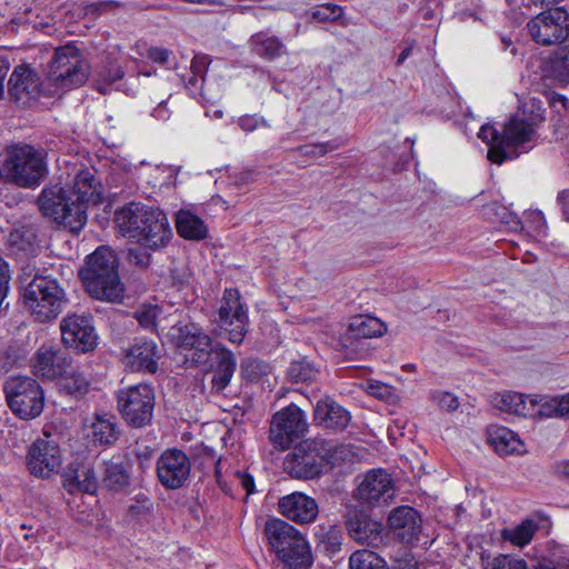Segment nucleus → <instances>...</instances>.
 I'll use <instances>...</instances> for the list:
<instances>
[{"label": "nucleus", "mask_w": 569, "mask_h": 569, "mask_svg": "<svg viewBox=\"0 0 569 569\" xmlns=\"http://www.w3.org/2000/svg\"><path fill=\"white\" fill-rule=\"evenodd\" d=\"M156 471L158 480L166 489L176 490L187 483L191 462L183 451L167 449L158 458Z\"/></svg>", "instance_id": "6ab92c4d"}, {"label": "nucleus", "mask_w": 569, "mask_h": 569, "mask_svg": "<svg viewBox=\"0 0 569 569\" xmlns=\"http://www.w3.org/2000/svg\"><path fill=\"white\" fill-rule=\"evenodd\" d=\"M62 465V452L59 443L47 432L42 438L37 439L28 452V466L34 476L49 478L60 471Z\"/></svg>", "instance_id": "a211bd4d"}, {"label": "nucleus", "mask_w": 569, "mask_h": 569, "mask_svg": "<svg viewBox=\"0 0 569 569\" xmlns=\"http://www.w3.org/2000/svg\"><path fill=\"white\" fill-rule=\"evenodd\" d=\"M67 481L80 491L91 495L94 493L98 488V480L90 465L72 463L67 472Z\"/></svg>", "instance_id": "c9c22d12"}, {"label": "nucleus", "mask_w": 569, "mask_h": 569, "mask_svg": "<svg viewBox=\"0 0 569 569\" xmlns=\"http://www.w3.org/2000/svg\"><path fill=\"white\" fill-rule=\"evenodd\" d=\"M210 63L211 59L209 56L196 54L191 61V71L194 74V77L203 78Z\"/></svg>", "instance_id": "6e6d98bb"}, {"label": "nucleus", "mask_w": 569, "mask_h": 569, "mask_svg": "<svg viewBox=\"0 0 569 569\" xmlns=\"http://www.w3.org/2000/svg\"><path fill=\"white\" fill-rule=\"evenodd\" d=\"M350 413L330 398L321 399L315 407V420L335 431L346 429L350 422Z\"/></svg>", "instance_id": "c85d7f7f"}, {"label": "nucleus", "mask_w": 569, "mask_h": 569, "mask_svg": "<svg viewBox=\"0 0 569 569\" xmlns=\"http://www.w3.org/2000/svg\"><path fill=\"white\" fill-rule=\"evenodd\" d=\"M558 201L561 204L563 216L569 221V190H565L559 193Z\"/></svg>", "instance_id": "338daca9"}, {"label": "nucleus", "mask_w": 569, "mask_h": 569, "mask_svg": "<svg viewBox=\"0 0 569 569\" xmlns=\"http://www.w3.org/2000/svg\"><path fill=\"white\" fill-rule=\"evenodd\" d=\"M128 259L130 263L146 268L150 263L151 256L140 248H132L128 251Z\"/></svg>", "instance_id": "4d7b16f0"}, {"label": "nucleus", "mask_w": 569, "mask_h": 569, "mask_svg": "<svg viewBox=\"0 0 569 569\" xmlns=\"http://www.w3.org/2000/svg\"><path fill=\"white\" fill-rule=\"evenodd\" d=\"M270 550L286 569H310L313 555L306 536L287 521L272 518L263 528Z\"/></svg>", "instance_id": "f03ea898"}, {"label": "nucleus", "mask_w": 569, "mask_h": 569, "mask_svg": "<svg viewBox=\"0 0 569 569\" xmlns=\"http://www.w3.org/2000/svg\"><path fill=\"white\" fill-rule=\"evenodd\" d=\"M349 569H389L386 560L378 553L361 549L349 557Z\"/></svg>", "instance_id": "ea45409f"}, {"label": "nucleus", "mask_w": 569, "mask_h": 569, "mask_svg": "<svg viewBox=\"0 0 569 569\" xmlns=\"http://www.w3.org/2000/svg\"><path fill=\"white\" fill-rule=\"evenodd\" d=\"M124 76L123 69L116 62H109L101 71L97 74V89L101 93L108 91V86L122 79Z\"/></svg>", "instance_id": "a18cd8bd"}, {"label": "nucleus", "mask_w": 569, "mask_h": 569, "mask_svg": "<svg viewBox=\"0 0 569 569\" xmlns=\"http://www.w3.org/2000/svg\"><path fill=\"white\" fill-rule=\"evenodd\" d=\"M537 530L538 525L533 520L527 519L515 528L503 529L502 538L515 546L523 547L531 541Z\"/></svg>", "instance_id": "58836bf2"}, {"label": "nucleus", "mask_w": 569, "mask_h": 569, "mask_svg": "<svg viewBox=\"0 0 569 569\" xmlns=\"http://www.w3.org/2000/svg\"><path fill=\"white\" fill-rule=\"evenodd\" d=\"M346 528L349 537L358 543L377 547L382 542V523L366 515L349 516Z\"/></svg>", "instance_id": "a878e982"}, {"label": "nucleus", "mask_w": 569, "mask_h": 569, "mask_svg": "<svg viewBox=\"0 0 569 569\" xmlns=\"http://www.w3.org/2000/svg\"><path fill=\"white\" fill-rule=\"evenodd\" d=\"M169 336L179 348L192 351L191 359L197 365L206 363L213 353L212 339L194 322L172 326Z\"/></svg>", "instance_id": "f3484780"}, {"label": "nucleus", "mask_w": 569, "mask_h": 569, "mask_svg": "<svg viewBox=\"0 0 569 569\" xmlns=\"http://www.w3.org/2000/svg\"><path fill=\"white\" fill-rule=\"evenodd\" d=\"M532 221L536 223V232L539 237L546 236V220L541 212H535L531 214Z\"/></svg>", "instance_id": "0e129e2a"}, {"label": "nucleus", "mask_w": 569, "mask_h": 569, "mask_svg": "<svg viewBox=\"0 0 569 569\" xmlns=\"http://www.w3.org/2000/svg\"><path fill=\"white\" fill-rule=\"evenodd\" d=\"M8 92L17 103L27 106L41 93L50 94L43 89L39 76L28 66H17L8 81Z\"/></svg>", "instance_id": "412c9836"}, {"label": "nucleus", "mask_w": 569, "mask_h": 569, "mask_svg": "<svg viewBox=\"0 0 569 569\" xmlns=\"http://www.w3.org/2000/svg\"><path fill=\"white\" fill-rule=\"evenodd\" d=\"M278 507L283 517L300 525L313 522L319 513L317 501L298 491L282 497Z\"/></svg>", "instance_id": "5701e85b"}, {"label": "nucleus", "mask_w": 569, "mask_h": 569, "mask_svg": "<svg viewBox=\"0 0 569 569\" xmlns=\"http://www.w3.org/2000/svg\"><path fill=\"white\" fill-rule=\"evenodd\" d=\"M338 148H339V143L326 142V143H319V144L301 146L297 149V151L302 156L318 157V156H325L329 151L336 150Z\"/></svg>", "instance_id": "3c124183"}, {"label": "nucleus", "mask_w": 569, "mask_h": 569, "mask_svg": "<svg viewBox=\"0 0 569 569\" xmlns=\"http://www.w3.org/2000/svg\"><path fill=\"white\" fill-rule=\"evenodd\" d=\"M23 301L36 322L48 323L59 317L69 299L57 279L37 273L24 287Z\"/></svg>", "instance_id": "39448f33"}, {"label": "nucleus", "mask_w": 569, "mask_h": 569, "mask_svg": "<svg viewBox=\"0 0 569 569\" xmlns=\"http://www.w3.org/2000/svg\"><path fill=\"white\" fill-rule=\"evenodd\" d=\"M558 418L569 419V395L558 397Z\"/></svg>", "instance_id": "e2e57ef3"}, {"label": "nucleus", "mask_w": 569, "mask_h": 569, "mask_svg": "<svg viewBox=\"0 0 569 569\" xmlns=\"http://www.w3.org/2000/svg\"><path fill=\"white\" fill-rule=\"evenodd\" d=\"M48 173L44 156L30 144H16L0 154V178L20 188L34 189Z\"/></svg>", "instance_id": "20e7f679"}, {"label": "nucleus", "mask_w": 569, "mask_h": 569, "mask_svg": "<svg viewBox=\"0 0 569 569\" xmlns=\"http://www.w3.org/2000/svg\"><path fill=\"white\" fill-rule=\"evenodd\" d=\"M342 14V9L336 4H323L318 7L312 16L319 21H335Z\"/></svg>", "instance_id": "603ef678"}, {"label": "nucleus", "mask_w": 569, "mask_h": 569, "mask_svg": "<svg viewBox=\"0 0 569 569\" xmlns=\"http://www.w3.org/2000/svg\"><path fill=\"white\" fill-rule=\"evenodd\" d=\"M533 398H537V405L540 403L539 415L543 417H558V398H551V399H545L539 398L538 396H535Z\"/></svg>", "instance_id": "5fc2aeb1"}, {"label": "nucleus", "mask_w": 569, "mask_h": 569, "mask_svg": "<svg viewBox=\"0 0 569 569\" xmlns=\"http://www.w3.org/2000/svg\"><path fill=\"white\" fill-rule=\"evenodd\" d=\"M249 47L254 54L269 61L279 58L286 50L283 42L278 37L263 31L250 37Z\"/></svg>", "instance_id": "72a5a7b5"}, {"label": "nucleus", "mask_w": 569, "mask_h": 569, "mask_svg": "<svg viewBox=\"0 0 569 569\" xmlns=\"http://www.w3.org/2000/svg\"><path fill=\"white\" fill-rule=\"evenodd\" d=\"M396 496L391 475L385 469H371L366 472L355 491V499L363 508L388 506Z\"/></svg>", "instance_id": "ddd939ff"}, {"label": "nucleus", "mask_w": 569, "mask_h": 569, "mask_svg": "<svg viewBox=\"0 0 569 569\" xmlns=\"http://www.w3.org/2000/svg\"><path fill=\"white\" fill-rule=\"evenodd\" d=\"M118 410L123 419L134 428L148 425L152 419L154 392L147 383H139L118 390Z\"/></svg>", "instance_id": "9d476101"}, {"label": "nucleus", "mask_w": 569, "mask_h": 569, "mask_svg": "<svg viewBox=\"0 0 569 569\" xmlns=\"http://www.w3.org/2000/svg\"><path fill=\"white\" fill-rule=\"evenodd\" d=\"M89 428L90 437L94 445L111 446L120 436L117 417L112 413H96Z\"/></svg>", "instance_id": "c756f323"}, {"label": "nucleus", "mask_w": 569, "mask_h": 569, "mask_svg": "<svg viewBox=\"0 0 569 569\" xmlns=\"http://www.w3.org/2000/svg\"><path fill=\"white\" fill-rule=\"evenodd\" d=\"M552 469L560 477H569V460L557 461Z\"/></svg>", "instance_id": "774afa93"}, {"label": "nucleus", "mask_w": 569, "mask_h": 569, "mask_svg": "<svg viewBox=\"0 0 569 569\" xmlns=\"http://www.w3.org/2000/svg\"><path fill=\"white\" fill-rule=\"evenodd\" d=\"M210 369L212 371L211 391L220 393L230 383L237 368L236 356L226 347L214 346L210 355Z\"/></svg>", "instance_id": "393cba45"}, {"label": "nucleus", "mask_w": 569, "mask_h": 569, "mask_svg": "<svg viewBox=\"0 0 569 569\" xmlns=\"http://www.w3.org/2000/svg\"><path fill=\"white\" fill-rule=\"evenodd\" d=\"M527 30L539 46L561 44L569 38V12L562 8L540 12L528 21Z\"/></svg>", "instance_id": "9b49d317"}, {"label": "nucleus", "mask_w": 569, "mask_h": 569, "mask_svg": "<svg viewBox=\"0 0 569 569\" xmlns=\"http://www.w3.org/2000/svg\"><path fill=\"white\" fill-rule=\"evenodd\" d=\"M421 522L420 515L409 506L395 508L388 517L390 529L406 542H412L419 539Z\"/></svg>", "instance_id": "cd10ccee"}, {"label": "nucleus", "mask_w": 569, "mask_h": 569, "mask_svg": "<svg viewBox=\"0 0 569 569\" xmlns=\"http://www.w3.org/2000/svg\"><path fill=\"white\" fill-rule=\"evenodd\" d=\"M308 429L303 411L290 405L276 412L269 430V440L279 450H284L301 438Z\"/></svg>", "instance_id": "4468645a"}, {"label": "nucleus", "mask_w": 569, "mask_h": 569, "mask_svg": "<svg viewBox=\"0 0 569 569\" xmlns=\"http://www.w3.org/2000/svg\"><path fill=\"white\" fill-rule=\"evenodd\" d=\"M36 234L29 229H14L9 236L7 243L9 248L14 252L31 253L34 247Z\"/></svg>", "instance_id": "79ce46f5"}, {"label": "nucleus", "mask_w": 569, "mask_h": 569, "mask_svg": "<svg viewBox=\"0 0 569 569\" xmlns=\"http://www.w3.org/2000/svg\"><path fill=\"white\" fill-rule=\"evenodd\" d=\"M323 457V466L329 465L330 467L341 466L347 462H352L355 452L350 445H335L323 439V450H321Z\"/></svg>", "instance_id": "4c0bfd02"}, {"label": "nucleus", "mask_w": 569, "mask_h": 569, "mask_svg": "<svg viewBox=\"0 0 569 569\" xmlns=\"http://www.w3.org/2000/svg\"><path fill=\"white\" fill-rule=\"evenodd\" d=\"M4 392L9 408L21 419H33L43 410V390L33 378L11 377L4 383Z\"/></svg>", "instance_id": "1a4fd4ad"}, {"label": "nucleus", "mask_w": 569, "mask_h": 569, "mask_svg": "<svg viewBox=\"0 0 569 569\" xmlns=\"http://www.w3.org/2000/svg\"><path fill=\"white\" fill-rule=\"evenodd\" d=\"M550 71L560 81H569V44L559 48L550 58Z\"/></svg>", "instance_id": "c03bdc74"}, {"label": "nucleus", "mask_w": 569, "mask_h": 569, "mask_svg": "<svg viewBox=\"0 0 569 569\" xmlns=\"http://www.w3.org/2000/svg\"><path fill=\"white\" fill-rule=\"evenodd\" d=\"M136 319L144 329L156 331L158 333L166 330L167 316L163 315L162 308L159 306H142L136 311Z\"/></svg>", "instance_id": "e433bc0d"}, {"label": "nucleus", "mask_w": 569, "mask_h": 569, "mask_svg": "<svg viewBox=\"0 0 569 569\" xmlns=\"http://www.w3.org/2000/svg\"><path fill=\"white\" fill-rule=\"evenodd\" d=\"M91 386V378L79 366L72 363L67 372L60 377V388L68 395L76 398L86 396Z\"/></svg>", "instance_id": "f704fd0d"}, {"label": "nucleus", "mask_w": 569, "mask_h": 569, "mask_svg": "<svg viewBox=\"0 0 569 569\" xmlns=\"http://www.w3.org/2000/svg\"><path fill=\"white\" fill-rule=\"evenodd\" d=\"M239 127L247 133L252 132L257 129L269 128L268 121L256 114L253 116H242L238 119Z\"/></svg>", "instance_id": "864d4df0"}, {"label": "nucleus", "mask_w": 569, "mask_h": 569, "mask_svg": "<svg viewBox=\"0 0 569 569\" xmlns=\"http://www.w3.org/2000/svg\"><path fill=\"white\" fill-rule=\"evenodd\" d=\"M161 352V348L153 340L142 339L126 351L124 363L133 371L154 373Z\"/></svg>", "instance_id": "b1692460"}, {"label": "nucleus", "mask_w": 569, "mask_h": 569, "mask_svg": "<svg viewBox=\"0 0 569 569\" xmlns=\"http://www.w3.org/2000/svg\"><path fill=\"white\" fill-rule=\"evenodd\" d=\"M430 398L437 406L446 411L452 412L459 408L458 398L448 391L436 390L430 393Z\"/></svg>", "instance_id": "09e8293b"}, {"label": "nucleus", "mask_w": 569, "mask_h": 569, "mask_svg": "<svg viewBox=\"0 0 569 569\" xmlns=\"http://www.w3.org/2000/svg\"><path fill=\"white\" fill-rule=\"evenodd\" d=\"M237 477L239 478V481H240L241 486L243 487V489L247 491V493L248 495L252 493L254 490L253 478L248 475L240 473V472H237Z\"/></svg>", "instance_id": "69168bd1"}, {"label": "nucleus", "mask_w": 569, "mask_h": 569, "mask_svg": "<svg viewBox=\"0 0 569 569\" xmlns=\"http://www.w3.org/2000/svg\"><path fill=\"white\" fill-rule=\"evenodd\" d=\"M88 76L89 67L77 47L67 44L56 49L47 74L54 90L67 91L80 87Z\"/></svg>", "instance_id": "6e6552de"}, {"label": "nucleus", "mask_w": 569, "mask_h": 569, "mask_svg": "<svg viewBox=\"0 0 569 569\" xmlns=\"http://www.w3.org/2000/svg\"><path fill=\"white\" fill-rule=\"evenodd\" d=\"M387 331L386 325L378 318L359 315L352 317L340 343L347 356L357 352L362 339L381 337Z\"/></svg>", "instance_id": "4be33fe9"}, {"label": "nucleus", "mask_w": 569, "mask_h": 569, "mask_svg": "<svg viewBox=\"0 0 569 569\" xmlns=\"http://www.w3.org/2000/svg\"><path fill=\"white\" fill-rule=\"evenodd\" d=\"M11 278L9 264L0 256V288L9 289V281Z\"/></svg>", "instance_id": "680f3d73"}, {"label": "nucleus", "mask_w": 569, "mask_h": 569, "mask_svg": "<svg viewBox=\"0 0 569 569\" xmlns=\"http://www.w3.org/2000/svg\"><path fill=\"white\" fill-rule=\"evenodd\" d=\"M488 441L500 455L522 453L523 443L512 430L502 426H491L488 429Z\"/></svg>", "instance_id": "2f4dec72"}, {"label": "nucleus", "mask_w": 569, "mask_h": 569, "mask_svg": "<svg viewBox=\"0 0 569 569\" xmlns=\"http://www.w3.org/2000/svg\"><path fill=\"white\" fill-rule=\"evenodd\" d=\"M61 339L67 348L79 353L92 351L98 345L92 317L89 315H68L60 322Z\"/></svg>", "instance_id": "dca6fc26"}, {"label": "nucleus", "mask_w": 569, "mask_h": 569, "mask_svg": "<svg viewBox=\"0 0 569 569\" xmlns=\"http://www.w3.org/2000/svg\"><path fill=\"white\" fill-rule=\"evenodd\" d=\"M218 315L219 327L228 335V340L241 343L248 331V315L237 289L224 290Z\"/></svg>", "instance_id": "2eb2a0df"}, {"label": "nucleus", "mask_w": 569, "mask_h": 569, "mask_svg": "<svg viewBox=\"0 0 569 569\" xmlns=\"http://www.w3.org/2000/svg\"><path fill=\"white\" fill-rule=\"evenodd\" d=\"M533 569H569V553L557 548L536 559Z\"/></svg>", "instance_id": "37998d69"}, {"label": "nucleus", "mask_w": 569, "mask_h": 569, "mask_svg": "<svg viewBox=\"0 0 569 569\" xmlns=\"http://www.w3.org/2000/svg\"><path fill=\"white\" fill-rule=\"evenodd\" d=\"M119 233L150 250L168 244L172 231L164 212L140 202H130L114 213Z\"/></svg>", "instance_id": "f257e3e1"}, {"label": "nucleus", "mask_w": 569, "mask_h": 569, "mask_svg": "<svg viewBox=\"0 0 569 569\" xmlns=\"http://www.w3.org/2000/svg\"><path fill=\"white\" fill-rule=\"evenodd\" d=\"M122 7V3L116 0H103L92 3L88 7V11L94 14H102Z\"/></svg>", "instance_id": "13d9d810"}, {"label": "nucleus", "mask_w": 569, "mask_h": 569, "mask_svg": "<svg viewBox=\"0 0 569 569\" xmlns=\"http://www.w3.org/2000/svg\"><path fill=\"white\" fill-rule=\"evenodd\" d=\"M41 213L73 233H78L87 222V213L76 204L71 193L59 184L47 186L38 197Z\"/></svg>", "instance_id": "0eeeda50"}, {"label": "nucleus", "mask_w": 569, "mask_h": 569, "mask_svg": "<svg viewBox=\"0 0 569 569\" xmlns=\"http://www.w3.org/2000/svg\"><path fill=\"white\" fill-rule=\"evenodd\" d=\"M129 472L122 463L114 461H109L106 463L102 482L108 489H122L129 485Z\"/></svg>", "instance_id": "a19ab883"}, {"label": "nucleus", "mask_w": 569, "mask_h": 569, "mask_svg": "<svg viewBox=\"0 0 569 569\" xmlns=\"http://www.w3.org/2000/svg\"><path fill=\"white\" fill-rule=\"evenodd\" d=\"M492 405L500 411L527 416L532 412L537 405V398L527 397L519 392L505 391L492 397Z\"/></svg>", "instance_id": "7c9ffc66"}, {"label": "nucleus", "mask_w": 569, "mask_h": 569, "mask_svg": "<svg viewBox=\"0 0 569 569\" xmlns=\"http://www.w3.org/2000/svg\"><path fill=\"white\" fill-rule=\"evenodd\" d=\"M76 204L81 206L87 211V204H97L102 200V186L96 179L90 169H82L73 178L72 186L67 189Z\"/></svg>", "instance_id": "bb28decb"}, {"label": "nucleus", "mask_w": 569, "mask_h": 569, "mask_svg": "<svg viewBox=\"0 0 569 569\" xmlns=\"http://www.w3.org/2000/svg\"><path fill=\"white\" fill-rule=\"evenodd\" d=\"M323 439L311 438L302 441L289 452L283 461L284 470L296 479H315L323 471Z\"/></svg>", "instance_id": "f8f14e48"}, {"label": "nucleus", "mask_w": 569, "mask_h": 569, "mask_svg": "<svg viewBox=\"0 0 569 569\" xmlns=\"http://www.w3.org/2000/svg\"><path fill=\"white\" fill-rule=\"evenodd\" d=\"M148 58L157 63H166L169 59V50L153 47L148 50Z\"/></svg>", "instance_id": "052dcab7"}, {"label": "nucleus", "mask_w": 569, "mask_h": 569, "mask_svg": "<svg viewBox=\"0 0 569 569\" xmlns=\"http://www.w3.org/2000/svg\"><path fill=\"white\" fill-rule=\"evenodd\" d=\"M178 234L187 240L201 241L208 236L204 221L189 210H180L176 217Z\"/></svg>", "instance_id": "473e14b6"}, {"label": "nucleus", "mask_w": 569, "mask_h": 569, "mask_svg": "<svg viewBox=\"0 0 569 569\" xmlns=\"http://www.w3.org/2000/svg\"><path fill=\"white\" fill-rule=\"evenodd\" d=\"M72 358L59 347L41 345L31 358V369L36 377L53 381L67 372Z\"/></svg>", "instance_id": "aec40b11"}, {"label": "nucleus", "mask_w": 569, "mask_h": 569, "mask_svg": "<svg viewBox=\"0 0 569 569\" xmlns=\"http://www.w3.org/2000/svg\"><path fill=\"white\" fill-rule=\"evenodd\" d=\"M486 569H529L523 559L500 555L492 559Z\"/></svg>", "instance_id": "8fccbe9b"}, {"label": "nucleus", "mask_w": 569, "mask_h": 569, "mask_svg": "<svg viewBox=\"0 0 569 569\" xmlns=\"http://www.w3.org/2000/svg\"><path fill=\"white\" fill-rule=\"evenodd\" d=\"M80 277L88 293L98 300L119 301L123 296V286L118 274V261L114 251L99 247L88 257Z\"/></svg>", "instance_id": "7ed1b4c3"}, {"label": "nucleus", "mask_w": 569, "mask_h": 569, "mask_svg": "<svg viewBox=\"0 0 569 569\" xmlns=\"http://www.w3.org/2000/svg\"><path fill=\"white\" fill-rule=\"evenodd\" d=\"M478 137L491 144L488 150V159L493 163L501 164L505 160L511 159L505 147H525L536 138V128L531 121L515 116L505 124L501 133L493 127L485 124L480 128Z\"/></svg>", "instance_id": "423d86ee"}, {"label": "nucleus", "mask_w": 569, "mask_h": 569, "mask_svg": "<svg viewBox=\"0 0 569 569\" xmlns=\"http://www.w3.org/2000/svg\"><path fill=\"white\" fill-rule=\"evenodd\" d=\"M289 378L295 382L310 381L316 378L317 370L305 361H293L288 369Z\"/></svg>", "instance_id": "49530a36"}, {"label": "nucleus", "mask_w": 569, "mask_h": 569, "mask_svg": "<svg viewBox=\"0 0 569 569\" xmlns=\"http://www.w3.org/2000/svg\"><path fill=\"white\" fill-rule=\"evenodd\" d=\"M367 389L370 395L377 398H385L390 393L389 387L379 381H369Z\"/></svg>", "instance_id": "bf43d9fd"}, {"label": "nucleus", "mask_w": 569, "mask_h": 569, "mask_svg": "<svg viewBox=\"0 0 569 569\" xmlns=\"http://www.w3.org/2000/svg\"><path fill=\"white\" fill-rule=\"evenodd\" d=\"M153 503L146 495H139L134 498L133 502L128 507V515L132 519H142L150 513Z\"/></svg>", "instance_id": "de8ad7c7"}]
</instances>
